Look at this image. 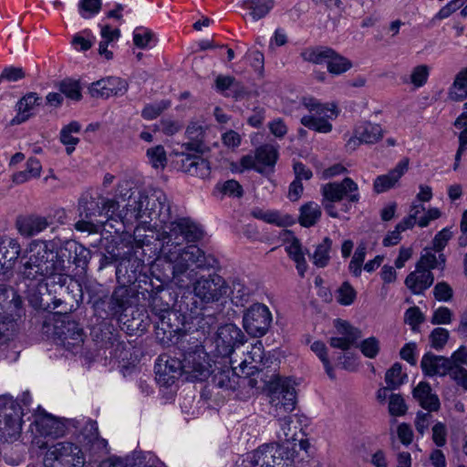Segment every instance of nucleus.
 I'll return each mask as SVG.
<instances>
[{
  "instance_id": "nucleus-1",
  "label": "nucleus",
  "mask_w": 467,
  "mask_h": 467,
  "mask_svg": "<svg viewBox=\"0 0 467 467\" xmlns=\"http://www.w3.org/2000/svg\"><path fill=\"white\" fill-rule=\"evenodd\" d=\"M202 230L189 218L169 221L158 231L156 239L161 243L160 259L171 266V282L179 288L192 287L193 295L202 303L218 302L229 296L230 285L219 275L213 274L197 278L198 271L210 270L218 265L211 254L197 245L182 246L202 239Z\"/></svg>"
},
{
  "instance_id": "nucleus-2",
  "label": "nucleus",
  "mask_w": 467,
  "mask_h": 467,
  "mask_svg": "<svg viewBox=\"0 0 467 467\" xmlns=\"http://www.w3.org/2000/svg\"><path fill=\"white\" fill-rule=\"evenodd\" d=\"M119 203L110 199L99 197L83 198L79 202V215L87 219L105 215L109 219L119 218L124 223L140 221V225L135 228L136 238L141 237V231L147 228V224L152 221H158L161 226H165L171 220V205L165 192L160 189L139 192L136 195L129 196L125 209L119 213Z\"/></svg>"
},
{
  "instance_id": "nucleus-3",
  "label": "nucleus",
  "mask_w": 467,
  "mask_h": 467,
  "mask_svg": "<svg viewBox=\"0 0 467 467\" xmlns=\"http://www.w3.org/2000/svg\"><path fill=\"white\" fill-rule=\"evenodd\" d=\"M25 261L19 274L25 282L39 285L45 279L53 278L54 282L63 286L67 275L64 273L57 250L54 245L44 241H33L26 249Z\"/></svg>"
},
{
  "instance_id": "nucleus-4",
  "label": "nucleus",
  "mask_w": 467,
  "mask_h": 467,
  "mask_svg": "<svg viewBox=\"0 0 467 467\" xmlns=\"http://www.w3.org/2000/svg\"><path fill=\"white\" fill-rule=\"evenodd\" d=\"M186 380L203 381L213 373V360L198 338L192 336L182 338L178 347Z\"/></svg>"
},
{
  "instance_id": "nucleus-5",
  "label": "nucleus",
  "mask_w": 467,
  "mask_h": 467,
  "mask_svg": "<svg viewBox=\"0 0 467 467\" xmlns=\"http://www.w3.org/2000/svg\"><path fill=\"white\" fill-rule=\"evenodd\" d=\"M42 331L54 336L68 351L77 352L84 342L82 328L67 314L49 313L43 321Z\"/></svg>"
},
{
  "instance_id": "nucleus-6",
  "label": "nucleus",
  "mask_w": 467,
  "mask_h": 467,
  "mask_svg": "<svg viewBox=\"0 0 467 467\" xmlns=\"http://www.w3.org/2000/svg\"><path fill=\"white\" fill-rule=\"evenodd\" d=\"M301 104L309 112L300 119L304 127L318 133L326 134L332 131L333 125L330 120L336 119L339 115L338 107L335 102L322 103L314 97H303Z\"/></svg>"
},
{
  "instance_id": "nucleus-7",
  "label": "nucleus",
  "mask_w": 467,
  "mask_h": 467,
  "mask_svg": "<svg viewBox=\"0 0 467 467\" xmlns=\"http://www.w3.org/2000/svg\"><path fill=\"white\" fill-rule=\"evenodd\" d=\"M86 462L82 450L69 441H59L49 446L45 457V467H83Z\"/></svg>"
},
{
  "instance_id": "nucleus-8",
  "label": "nucleus",
  "mask_w": 467,
  "mask_h": 467,
  "mask_svg": "<svg viewBox=\"0 0 467 467\" xmlns=\"http://www.w3.org/2000/svg\"><path fill=\"white\" fill-rule=\"evenodd\" d=\"M294 451L279 443L265 444L247 456L252 466L292 467Z\"/></svg>"
},
{
  "instance_id": "nucleus-9",
  "label": "nucleus",
  "mask_w": 467,
  "mask_h": 467,
  "mask_svg": "<svg viewBox=\"0 0 467 467\" xmlns=\"http://www.w3.org/2000/svg\"><path fill=\"white\" fill-rule=\"evenodd\" d=\"M21 431L18 404L9 395L0 396V439L12 442L19 438Z\"/></svg>"
},
{
  "instance_id": "nucleus-10",
  "label": "nucleus",
  "mask_w": 467,
  "mask_h": 467,
  "mask_svg": "<svg viewBox=\"0 0 467 467\" xmlns=\"http://www.w3.org/2000/svg\"><path fill=\"white\" fill-rule=\"evenodd\" d=\"M270 413L274 417L290 414L296 408V392L291 379H279L270 389Z\"/></svg>"
},
{
  "instance_id": "nucleus-11",
  "label": "nucleus",
  "mask_w": 467,
  "mask_h": 467,
  "mask_svg": "<svg viewBox=\"0 0 467 467\" xmlns=\"http://www.w3.org/2000/svg\"><path fill=\"white\" fill-rule=\"evenodd\" d=\"M272 322V315L269 308L263 304L256 303L247 308L243 317V324L245 331L254 337H260L266 334Z\"/></svg>"
},
{
  "instance_id": "nucleus-12",
  "label": "nucleus",
  "mask_w": 467,
  "mask_h": 467,
  "mask_svg": "<svg viewBox=\"0 0 467 467\" xmlns=\"http://www.w3.org/2000/svg\"><path fill=\"white\" fill-rule=\"evenodd\" d=\"M324 200L336 202L347 199L349 202L359 200L358 184L350 178H345L341 182H329L321 188Z\"/></svg>"
},
{
  "instance_id": "nucleus-13",
  "label": "nucleus",
  "mask_w": 467,
  "mask_h": 467,
  "mask_svg": "<svg viewBox=\"0 0 467 467\" xmlns=\"http://www.w3.org/2000/svg\"><path fill=\"white\" fill-rule=\"evenodd\" d=\"M244 335L242 330L234 324H226L218 328L214 339L217 354L222 357H228L235 347L243 345Z\"/></svg>"
},
{
  "instance_id": "nucleus-14",
  "label": "nucleus",
  "mask_w": 467,
  "mask_h": 467,
  "mask_svg": "<svg viewBox=\"0 0 467 467\" xmlns=\"http://www.w3.org/2000/svg\"><path fill=\"white\" fill-rule=\"evenodd\" d=\"M156 380L163 386H171L180 376H183L181 356L161 355L155 364Z\"/></svg>"
},
{
  "instance_id": "nucleus-15",
  "label": "nucleus",
  "mask_w": 467,
  "mask_h": 467,
  "mask_svg": "<svg viewBox=\"0 0 467 467\" xmlns=\"http://www.w3.org/2000/svg\"><path fill=\"white\" fill-rule=\"evenodd\" d=\"M57 252L64 273L67 268V265L73 264L78 267H86L91 257L90 251L88 248L73 240L65 242L57 249Z\"/></svg>"
},
{
  "instance_id": "nucleus-16",
  "label": "nucleus",
  "mask_w": 467,
  "mask_h": 467,
  "mask_svg": "<svg viewBox=\"0 0 467 467\" xmlns=\"http://www.w3.org/2000/svg\"><path fill=\"white\" fill-rule=\"evenodd\" d=\"M128 90L126 80L118 77H109L93 82L89 88V94L96 99H108L111 96L123 95Z\"/></svg>"
},
{
  "instance_id": "nucleus-17",
  "label": "nucleus",
  "mask_w": 467,
  "mask_h": 467,
  "mask_svg": "<svg viewBox=\"0 0 467 467\" xmlns=\"http://www.w3.org/2000/svg\"><path fill=\"white\" fill-rule=\"evenodd\" d=\"M22 298L5 285H0V318H9L13 321L22 315Z\"/></svg>"
},
{
  "instance_id": "nucleus-18",
  "label": "nucleus",
  "mask_w": 467,
  "mask_h": 467,
  "mask_svg": "<svg viewBox=\"0 0 467 467\" xmlns=\"http://www.w3.org/2000/svg\"><path fill=\"white\" fill-rule=\"evenodd\" d=\"M162 290L157 291L150 296V307L151 313L159 319L156 322V328L163 331L164 334H170L173 330L170 324V316L172 314L171 311L170 304L165 301L164 296L161 295Z\"/></svg>"
},
{
  "instance_id": "nucleus-19",
  "label": "nucleus",
  "mask_w": 467,
  "mask_h": 467,
  "mask_svg": "<svg viewBox=\"0 0 467 467\" xmlns=\"http://www.w3.org/2000/svg\"><path fill=\"white\" fill-rule=\"evenodd\" d=\"M409 169V159L401 160L387 174L378 176L373 183V189L377 193L385 192L396 186L400 179Z\"/></svg>"
},
{
  "instance_id": "nucleus-20",
  "label": "nucleus",
  "mask_w": 467,
  "mask_h": 467,
  "mask_svg": "<svg viewBox=\"0 0 467 467\" xmlns=\"http://www.w3.org/2000/svg\"><path fill=\"white\" fill-rule=\"evenodd\" d=\"M285 250L288 256L295 262L298 274L304 276L307 264L300 241L291 233L285 232L283 234Z\"/></svg>"
},
{
  "instance_id": "nucleus-21",
  "label": "nucleus",
  "mask_w": 467,
  "mask_h": 467,
  "mask_svg": "<svg viewBox=\"0 0 467 467\" xmlns=\"http://www.w3.org/2000/svg\"><path fill=\"white\" fill-rule=\"evenodd\" d=\"M434 282V276L429 269L416 265L415 270L405 278V285L414 295H420Z\"/></svg>"
},
{
  "instance_id": "nucleus-22",
  "label": "nucleus",
  "mask_w": 467,
  "mask_h": 467,
  "mask_svg": "<svg viewBox=\"0 0 467 467\" xmlns=\"http://www.w3.org/2000/svg\"><path fill=\"white\" fill-rule=\"evenodd\" d=\"M420 367L427 376H444L452 369V361L442 356L427 353L421 358Z\"/></svg>"
},
{
  "instance_id": "nucleus-23",
  "label": "nucleus",
  "mask_w": 467,
  "mask_h": 467,
  "mask_svg": "<svg viewBox=\"0 0 467 467\" xmlns=\"http://www.w3.org/2000/svg\"><path fill=\"white\" fill-rule=\"evenodd\" d=\"M337 323V330L341 337H331L329 344L332 348L348 350L361 337V332L345 321H338Z\"/></svg>"
},
{
  "instance_id": "nucleus-24",
  "label": "nucleus",
  "mask_w": 467,
  "mask_h": 467,
  "mask_svg": "<svg viewBox=\"0 0 467 467\" xmlns=\"http://www.w3.org/2000/svg\"><path fill=\"white\" fill-rule=\"evenodd\" d=\"M413 398L426 410L437 411L440 409V400L438 396L432 392L429 383L425 381L420 382L412 391Z\"/></svg>"
},
{
  "instance_id": "nucleus-25",
  "label": "nucleus",
  "mask_w": 467,
  "mask_h": 467,
  "mask_svg": "<svg viewBox=\"0 0 467 467\" xmlns=\"http://www.w3.org/2000/svg\"><path fill=\"white\" fill-rule=\"evenodd\" d=\"M34 425L36 431L41 436L57 438L65 433L64 424L51 415L37 417Z\"/></svg>"
},
{
  "instance_id": "nucleus-26",
  "label": "nucleus",
  "mask_w": 467,
  "mask_h": 467,
  "mask_svg": "<svg viewBox=\"0 0 467 467\" xmlns=\"http://www.w3.org/2000/svg\"><path fill=\"white\" fill-rule=\"evenodd\" d=\"M16 224L21 235L29 237L43 232L49 223L45 217L29 215L17 219Z\"/></svg>"
},
{
  "instance_id": "nucleus-27",
  "label": "nucleus",
  "mask_w": 467,
  "mask_h": 467,
  "mask_svg": "<svg viewBox=\"0 0 467 467\" xmlns=\"http://www.w3.org/2000/svg\"><path fill=\"white\" fill-rule=\"evenodd\" d=\"M182 170L192 176L200 178H205L210 173L209 162L198 155H185L182 160Z\"/></svg>"
},
{
  "instance_id": "nucleus-28",
  "label": "nucleus",
  "mask_w": 467,
  "mask_h": 467,
  "mask_svg": "<svg viewBox=\"0 0 467 467\" xmlns=\"http://www.w3.org/2000/svg\"><path fill=\"white\" fill-rule=\"evenodd\" d=\"M40 98L35 92L25 95L16 104L17 114L11 120L12 125L26 121L32 116V110Z\"/></svg>"
},
{
  "instance_id": "nucleus-29",
  "label": "nucleus",
  "mask_w": 467,
  "mask_h": 467,
  "mask_svg": "<svg viewBox=\"0 0 467 467\" xmlns=\"http://www.w3.org/2000/svg\"><path fill=\"white\" fill-rule=\"evenodd\" d=\"M278 157V147L274 144H264L256 149V159L262 167V173L267 170L273 171Z\"/></svg>"
},
{
  "instance_id": "nucleus-30",
  "label": "nucleus",
  "mask_w": 467,
  "mask_h": 467,
  "mask_svg": "<svg viewBox=\"0 0 467 467\" xmlns=\"http://www.w3.org/2000/svg\"><path fill=\"white\" fill-rule=\"evenodd\" d=\"M358 138L365 144H374L379 141L384 135V130L380 125L371 122H364L356 127Z\"/></svg>"
},
{
  "instance_id": "nucleus-31",
  "label": "nucleus",
  "mask_w": 467,
  "mask_h": 467,
  "mask_svg": "<svg viewBox=\"0 0 467 467\" xmlns=\"http://www.w3.org/2000/svg\"><path fill=\"white\" fill-rule=\"evenodd\" d=\"M42 165L36 158H29L26 161V168L24 171L13 174L12 181L16 184L25 183L32 179L39 178L41 175Z\"/></svg>"
},
{
  "instance_id": "nucleus-32",
  "label": "nucleus",
  "mask_w": 467,
  "mask_h": 467,
  "mask_svg": "<svg viewBox=\"0 0 467 467\" xmlns=\"http://www.w3.org/2000/svg\"><path fill=\"white\" fill-rule=\"evenodd\" d=\"M448 98L452 101H462L467 98V67L460 70L449 88Z\"/></svg>"
},
{
  "instance_id": "nucleus-33",
  "label": "nucleus",
  "mask_w": 467,
  "mask_h": 467,
  "mask_svg": "<svg viewBox=\"0 0 467 467\" xmlns=\"http://www.w3.org/2000/svg\"><path fill=\"white\" fill-rule=\"evenodd\" d=\"M26 285L28 287L26 296L29 304L35 309L49 311L50 303L43 297L41 293V289H47V285H43V283H41L39 285H36L35 283L30 282Z\"/></svg>"
},
{
  "instance_id": "nucleus-34",
  "label": "nucleus",
  "mask_w": 467,
  "mask_h": 467,
  "mask_svg": "<svg viewBox=\"0 0 467 467\" xmlns=\"http://www.w3.org/2000/svg\"><path fill=\"white\" fill-rule=\"evenodd\" d=\"M332 240L325 237L321 243L316 245L314 253L310 255L313 264L319 268L326 267L330 261Z\"/></svg>"
},
{
  "instance_id": "nucleus-35",
  "label": "nucleus",
  "mask_w": 467,
  "mask_h": 467,
  "mask_svg": "<svg viewBox=\"0 0 467 467\" xmlns=\"http://www.w3.org/2000/svg\"><path fill=\"white\" fill-rule=\"evenodd\" d=\"M21 253L18 241L7 235H0V255L8 262L15 261Z\"/></svg>"
},
{
  "instance_id": "nucleus-36",
  "label": "nucleus",
  "mask_w": 467,
  "mask_h": 467,
  "mask_svg": "<svg viewBox=\"0 0 467 467\" xmlns=\"http://www.w3.org/2000/svg\"><path fill=\"white\" fill-rule=\"evenodd\" d=\"M204 130L202 125L193 122L186 129V136L189 142L183 143L182 148L186 150L200 151L203 139Z\"/></svg>"
},
{
  "instance_id": "nucleus-37",
  "label": "nucleus",
  "mask_w": 467,
  "mask_h": 467,
  "mask_svg": "<svg viewBox=\"0 0 467 467\" xmlns=\"http://www.w3.org/2000/svg\"><path fill=\"white\" fill-rule=\"evenodd\" d=\"M321 217L320 206L314 202H309L300 208L299 223L304 227H311Z\"/></svg>"
},
{
  "instance_id": "nucleus-38",
  "label": "nucleus",
  "mask_w": 467,
  "mask_h": 467,
  "mask_svg": "<svg viewBox=\"0 0 467 467\" xmlns=\"http://www.w3.org/2000/svg\"><path fill=\"white\" fill-rule=\"evenodd\" d=\"M80 129L81 126L78 121H71L60 131V141L66 146V151L68 155L74 151L79 141L78 138L73 136V133H78Z\"/></svg>"
},
{
  "instance_id": "nucleus-39",
  "label": "nucleus",
  "mask_w": 467,
  "mask_h": 467,
  "mask_svg": "<svg viewBox=\"0 0 467 467\" xmlns=\"http://www.w3.org/2000/svg\"><path fill=\"white\" fill-rule=\"evenodd\" d=\"M245 8L250 11L253 20L256 21L265 16L274 6L273 0H245Z\"/></svg>"
},
{
  "instance_id": "nucleus-40",
  "label": "nucleus",
  "mask_w": 467,
  "mask_h": 467,
  "mask_svg": "<svg viewBox=\"0 0 467 467\" xmlns=\"http://www.w3.org/2000/svg\"><path fill=\"white\" fill-rule=\"evenodd\" d=\"M233 365V362H231ZM236 368L223 369L215 375L216 385L220 388L234 390L239 386L240 377L235 372Z\"/></svg>"
},
{
  "instance_id": "nucleus-41",
  "label": "nucleus",
  "mask_w": 467,
  "mask_h": 467,
  "mask_svg": "<svg viewBox=\"0 0 467 467\" xmlns=\"http://www.w3.org/2000/svg\"><path fill=\"white\" fill-rule=\"evenodd\" d=\"M332 55L333 49L323 47L307 48L301 53V57L305 61L315 64H327V60Z\"/></svg>"
},
{
  "instance_id": "nucleus-42",
  "label": "nucleus",
  "mask_w": 467,
  "mask_h": 467,
  "mask_svg": "<svg viewBox=\"0 0 467 467\" xmlns=\"http://www.w3.org/2000/svg\"><path fill=\"white\" fill-rule=\"evenodd\" d=\"M327 70L333 75H340L352 67V63L348 58L336 53L333 50V55L327 60Z\"/></svg>"
},
{
  "instance_id": "nucleus-43",
  "label": "nucleus",
  "mask_w": 467,
  "mask_h": 467,
  "mask_svg": "<svg viewBox=\"0 0 467 467\" xmlns=\"http://www.w3.org/2000/svg\"><path fill=\"white\" fill-rule=\"evenodd\" d=\"M407 379V375L402 372V367L400 363H395L387 370L385 381L389 389H396L402 385Z\"/></svg>"
},
{
  "instance_id": "nucleus-44",
  "label": "nucleus",
  "mask_w": 467,
  "mask_h": 467,
  "mask_svg": "<svg viewBox=\"0 0 467 467\" xmlns=\"http://www.w3.org/2000/svg\"><path fill=\"white\" fill-rule=\"evenodd\" d=\"M110 310L114 314L121 312L129 304V291L126 286L117 287L110 298Z\"/></svg>"
},
{
  "instance_id": "nucleus-45",
  "label": "nucleus",
  "mask_w": 467,
  "mask_h": 467,
  "mask_svg": "<svg viewBox=\"0 0 467 467\" xmlns=\"http://www.w3.org/2000/svg\"><path fill=\"white\" fill-rule=\"evenodd\" d=\"M170 107V100H161L155 103L147 104L141 111V117L147 120L155 119Z\"/></svg>"
},
{
  "instance_id": "nucleus-46",
  "label": "nucleus",
  "mask_w": 467,
  "mask_h": 467,
  "mask_svg": "<svg viewBox=\"0 0 467 467\" xmlns=\"http://www.w3.org/2000/svg\"><path fill=\"white\" fill-rule=\"evenodd\" d=\"M444 263L445 257L442 254H439V256L437 257L435 254L431 253V251H426L424 254H421L416 265L423 269H429L430 271H431V269L439 268L440 266L442 267Z\"/></svg>"
},
{
  "instance_id": "nucleus-47",
  "label": "nucleus",
  "mask_w": 467,
  "mask_h": 467,
  "mask_svg": "<svg viewBox=\"0 0 467 467\" xmlns=\"http://www.w3.org/2000/svg\"><path fill=\"white\" fill-rule=\"evenodd\" d=\"M424 211V205L419 203H412L410 206L409 215L396 225L398 227V230L404 232L407 229L412 228L415 224H418V220L420 218L419 214Z\"/></svg>"
},
{
  "instance_id": "nucleus-48",
  "label": "nucleus",
  "mask_w": 467,
  "mask_h": 467,
  "mask_svg": "<svg viewBox=\"0 0 467 467\" xmlns=\"http://www.w3.org/2000/svg\"><path fill=\"white\" fill-rule=\"evenodd\" d=\"M146 155L149 159V162L153 168L159 169L165 167L167 163V156L163 146L157 145L148 149Z\"/></svg>"
},
{
  "instance_id": "nucleus-49",
  "label": "nucleus",
  "mask_w": 467,
  "mask_h": 467,
  "mask_svg": "<svg viewBox=\"0 0 467 467\" xmlns=\"http://www.w3.org/2000/svg\"><path fill=\"white\" fill-rule=\"evenodd\" d=\"M275 418L280 427V431H277L278 439L280 441L295 440L296 431L291 428L292 419L290 414H285V416Z\"/></svg>"
},
{
  "instance_id": "nucleus-50",
  "label": "nucleus",
  "mask_w": 467,
  "mask_h": 467,
  "mask_svg": "<svg viewBox=\"0 0 467 467\" xmlns=\"http://www.w3.org/2000/svg\"><path fill=\"white\" fill-rule=\"evenodd\" d=\"M424 320L425 317L418 306L408 308L404 314V322L408 324L414 332L419 331V327Z\"/></svg>"
},
{
  "instance_id": "nucleus-51",
  "label": "nucleus",
  "mask_w": 467,
  "mask_h": 467,
  "mask_svg": "<svg viewBox=\"0 0 467 467\" xmlns=\"http://www.w3.org/2000/svg\"><path fill=\"white\" fill-rule=\"evenodd\" d=\"M311 350L320 358L321 362L324 365L325 370L330 379H335V374L333 372V368L329 362L327 354V347L321 341H315L311 345Z\"/></svg>"
},
{
  "instance_id": "nucleus-52",
  "label": "nucleus",
  "mask_w": 467,
  "mask_h": 467,
  "mask_svg": "<svg viewBox=\"0 0 467 467\" xmlns=\"http://www.w3.org/2000/svg\"><path fill=\"white\" fill-rule=\"evenodd\" d=\"M153 33L145 27H136L133 32L134 45L139 48H147L153 41Z\"/></svg>"
},
{
  "instance_id": "nucleus-53",
  "label": "nucleus",
  "mask_w": 467,
  "mask_h": 467,
  "mask_svg": "<svg viewBox=\"0 0 467 467\" xmlns=\"http://www.w3.org/2000/svg\"><path fill=\"white\" fill-rule=\"evenodd\" d=\"M59 91L67 98L77 101L82 97L78 82L72 79L61 81L59 84Z\"/></svg>"
},
{
  "instance_id": "nucleus-54",
  "label": "nucleus",
  "mask_w": 467,
  "mask_h": 467,
  "mask_svg": "<svg viewBox=\"0 0 467 467\" xmlns=\"http://www.w3.org/2000/svg\"><path fill=\"white\" fill-rule=\"evenodd\" d=\"M449 331L443 327H436L430 334V342L431 348L436 350H441L449 339Z\"/></svg>"
},
{
  "instance_id": "nucleus-55",
  "label": "nucleus",
  "mask_w": 467,
  "mask_h": 467,
  "mask_svg": "<svg viewBox=\"0 0 467 467\" xmlns=\"http://www.w3.org/2000/svg\"><path fill=\"white\" fill-rule=\"evenodd\" d=\"M337 302L343 306L351 305L357 296L355 289L348 282L342 284L337 290Z\"/></svg>"
},
{
  "instance_id": "nucleus-56",
  "label": "nucleus",
  "mask_w": 467,
  "mask_h": 467,
  "mask_svg": "<svg viewBox=\"0 0 467 467\" xmlns=\"http://www.w3.org/2000/svg\"><path fill=\"white\" fill-rule=\"evenodd\" d=\"M430 67L427 65H419L415 67L410 74V82L416 87H422L428 80Z\"/></svg>"
},
{
  "instance_id": "nucleus-57",
  "label": "nucleus",
  "mask_w": 467,
  "mask_h": 467,
  "mask_svg": "<svg viewBox=\"0 0 467 467\" xmlns=\"http://www.w3.org/2000/svg\"><path fill=\"white\" fill-rule=\"evenodd\" d=\"M453 317L452 311L447 306H440L434 310L431 318L432 325H449Z\"/></svg>"
},
{
  "instance_id": "nucleus-58",
  "label": "nucleus",
  "mask_w": 467,
  "mask_h": 467,
  "mask_svg": "<svg viewBox=\"0 0 467 467\" xmlns=\"http://www.w3.org/2000/svg\"><path fill=\"white\" fill-rule=\"evenodd\" d=\"M90 435L86 436L87 444L90 445L91 450L95 452L106 449L107 441L100 438L98 433V429L95 424H90L89 426Z\"/></svg>"
},
{
  "instance_id": "nucleus-59",
  "label": "nucleus",
  "mask_w": 467,
  "mask_h": 467,
  "mask_svg": "<svg viewBox=\"0 0 467 467\" xmlns=\"http://www.w3.org/2000/svg\"><path fill=\"white\" fill-rule=\"evenodd\" d=\"M360 350L367 358H373L379 351V342L375 337H370L362 341Z\"/></svg>"
},
{
  "instance_id": "nucleus-60",
  "label": "nucleus",
  "mask_w": 467,
  "mask_h": 467,
  "mask_svg": "<svg viewBox=\"0 0 467 467\" xmlns=\"http://www.w3.org/2000/svg\"><path fill=\"white\" fill-rule=\"evenodd\" d=\"M407 407L402 397L399 394H392L389 397V411L393 416H401L406 413Z\"/></svg>"
},
{
  "instance_id": "nucleus-61",
  "label": "nucleus",
  "mask_w": 467,
  "mask_h": 467,
  "mask_svg": "<svg viewBox=\"0 0 467 467\" xmlns=\"http://www.w3.org/2000/svg\"><path fill=\"white\" fill-rule=\"evenodd\" d=\"M433 295L438 301L447 302L451 299L453 291L446 282H440L434 286Z\"/></svg>"
},
{
  "instance_id": "nucleus-62",
  "label": "nucleus",
  "mask_w": 467,
  "mask_h": 467,
  "mask_svg": "<svg viewBox=\"0 0 467 467\" xmlns=\"http://www.w3.org/2000/svg\"><path fill=\"white\" fill-rule=\"evenodd\" d=\"M232 295L233 300L236 299L241 303L245 301L249 296V289L239 280H234L230 286L229 295Z\"/></svg>"
},
{
  "instance_id": "nucleus-63",
  "label": "nucleus",
  "mask_w": 467,
  "mask_h": 467,
  "mask_svg": "<svg viewBox=\"0 0 467 467\" xmlns=\"http://www.w3.org/2000/svg\"><path fill=\"white\" fill-rule=\"evenodd\" d=\"M267 223L275 224L277 226H285L291 222V217L288 215H282L277 211L266 210L265 221Z\"/></svg>"
},
{
  "instance_id": "nucleus-64",
  "label": "nucleus",
  "mask_w": 467,
  "mask_h": 467,
  "mask_svg": "<svg viewBox=\"0 0 467 467\" xmlns=\"http://www.w3.org/2000/svg\"><path fill=\"white\" fill-rule=\"evenodd\" d=\"M431 420V415L429 412L419 411L415 418V428L419 434L421 436L428 431Z\"/></svg>"
}]
</instances>
